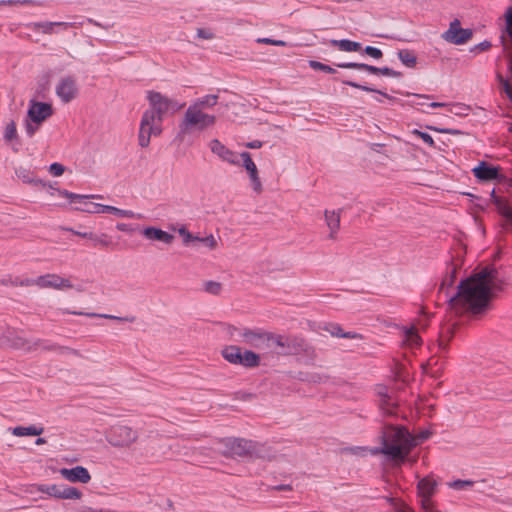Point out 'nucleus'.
Listing matches in <instances>:
<instances>
[{
    "label": "nucleus",
    "mask_w": 512,
    "mask_h": 512,
    "mask_svg": "<svg viewBox=\"0 0 512 512\" xmlns=\"http://www.w3.org/2000/svg\"><path fill=\"white\" fill-rule=\"evenodd\" d=\"M460 267L459 259L452 261L440 285V291L449 297L451 310L457 314L464 312L480 314L486 311L491 299L503 289L504 282L498 271L493 267L482 268L461 281L457 294L450 296L447 289L454 284Z\"/></svg>",
    "instance_id": "f257e3e1"
},
{
    "label": "nucleus",
    "mask_w": 512,
    "mask_h": 512,
    "mask_svg": "<svg viewBox=\"0 0 512 512\" xmlns=\"http://www.w3.org/2000/svg\"><path fill=\"white\" fill-rule=\"evenodd\" d=\"M429 432L413 437L404 427L388 425L381 435L382 447L371 450L373 454H384L396 464L403 463L413 447L427 440Z\"/></svg>",
    "instance_id": "f03ea898"
},
{
    "label": "nucleus",
    "mask_w": 512,
    "mask_h": 512,
    "mask_svg": "<svg viewBox=\"0 0 512 512\" xmlns=\"http://www.w3.org/2000/svg\"><path fill=\"white\" fill-rule=\"evenodd\" d=\"M217 94H207L190 102L179 123L177 138L184 140L187 135L194 132H203L211 129L217 123V117L208 112L217 105Z\"/></svg>",
    "instance_id": "7ed1b4c3"
},
{
    "label": "nucleus",
    "mask_w": 512,
    "mask_h": 512,
    "mask_svg": "<svg viewBox=\"0 0 512 512\" xmlns=\"http://www.w3.org/2000/svg\"><path fill=\"white\" fill-rule=\"evenodd\" d=\"M225 453L239 457H259L271 459L264 445L243 438H225L222 440Z\"/></svg>",
    "instance_id": "20e7f679"
},
{
    "label": "nucleus",
    "mask_w": 512,
    "mask_h": 512,
    "mask_svg": "<svg viewBox=\"0 0 512 512\" xmlns=\"http://www.w3.org/2000/svg\"><path fill=\"white\" fill-rule=\"evenodd\" d=\"M233 341L243 343L258 350H267L269 343V332L262 329H249L231 327L228 330Z\"/></svg>",
    "instance_id": "39448f33"
},
{
    "label": "nucleus",
    "mask_w": 512,
    "mask_h": 512,
    "mask_svg": "<svg viewBox=\"0 0 512 512\" xmlns=\"http://www.w3.org/2000/svg\"><path fill=\"white\" fill-rule=\"evenodd\" d=\"M163 131V119L146 109L141 117L138 133V144L146 148L150 144L152 136H159Z\"/></svg>",
    "instance_id": "423d86ee"
},
{
    "label": "nucleus",
    "mask_w": 512,
    "mask_h": 512,
    "mask_svg": "<svg viewBox=\"0 0 512 512\" xmlns=\"http://www.w3.org/2000/svg\"><path fill=\"white\" fill-rule=\"evenodd\" d=\"M105 438L111 446L127 449L137 442L139 433L128 425L115 424L105 432Z\"/></svg>",
    "instance_id": "0eeeda50"
},
{
    "label": "nucleus",
    "mask_w": 512,
    "mask_h": 512,
    "mask_svg": "<svg viewBox=\"0 0 512 512\" xmlns=\"http://www.w3.org/2000/svg\"><path fill=\"white\" fill-rule=\"evenodd\" d=\"M504 17L505 30L501 35V41L504 51L509 57V70L512 74V7H509L506 10ZM497 79L510 101H512V83L508 79H505L501 74H497Z\"/></svg>",
    "instance_id": "6e6552de"
},
{
    "label": "nucleus",
    "mask_w": 512,
    "mask_h": 512,
    "mask_svg": "<svg viewBox=\"0 0 512 512\" xmlns=\"http://www.w3.org/2000/svg\"><path fill=\"white\" fill-rule=\"evenodd\" d=\"M221 355L233 365H240L245 368H255L260 364V356L251 350H242L239 346H225Z\"/></svg>",
    "instance_id": "1a4fd4ad"
},
{
    "label": "nucleus",
    "mask_w": 512,
    "mask_h": 512,
    "mask_svg": "<svg viewBox=\"0 0 512 512\" xmlns=\"http://www.w3.org/2000/svg\"><path fill=\"white\" fill-rule=\"evenodd\" d=\"M146 98L149 102L148 110L153 111L163 120L167 114H174L184 106V104H179L177 101L156 91H148Z\"/></svg>",
    "instance_id": "9d476101"
},
{
    "label": "nucleus",
    "mask_w": 512,
    "mask_h": 512,
    "mask_svg": "<svg viewBox=\"0 0 512 512\" xmlns=\"http://www.w3.org/2000/svg\"><path fill=\"white\" fill-rule=\"evenodd\" d=\"M59 195L70 199L71 202H79L83 204L82 207H76V210L95 214V213H101L103 204L99 203H93V202H87L88 199H102V195H80L75 194L72 192H69L67 190H58Z\"/></svg>",
    "instance_id": "9b49d317"
},
{
    "label": "nucleus",
    "mask_w": 512,
    "mask_h": 512,
    "mask_svg": "<svg viewBox=\"0 0 512 512\" xmlns=\"http://www.w3.org/2000/svg\"><path fill=\"white\" fill-rule=\"evenodd\" d=\"M28 284L36 285L39 288H52L56 290L73 289L74 285L69 278H64L58 274H46L28 281Z\"/></svg>",
    "instance_id": "f8f14e48"
},
{
    "label": "nucleus",
    "mask_w": 512,
    "mask_h": 512,
    "mask_svg": "<svg viewBox=\"0 0 512 512\" xmlns=\"http://www.w3.org/2000/svg\"><path fill=\"white\" fill-rule=\"evenodd\" d=\"M240 166H243L248 174L250 185L252 190L257 194H261L263 191V185L259 176L258 168L253 161L249 152L239 153Z\"/></svg>",
    "instance_id": "ddd939ff"
},
{
    "label": "nucleus",
    "mask_w": 512,
    "mask_h": 512,
    "mask_svg": "<svg viewBox=\"0 0 512 512\" xmlns=\"http://www.w3.org/2000/svg\"><path fill=\"white\" fill-rule=\"evenodd\" d=\"M56 95L63 103H69L78 95V85L75 76L66 75L59 79L55 87Z\"/></svg>",
    "instance_id": "4468645a"
},
{
    "label": "nucleus",
    "mask_w": 512,
    "mask_h": 512,
    "mask_svg": "<svg viewBox=\"0 0 512 512\" xmlns=\"http://www.w3.org/2000/svg\"><path fill=\"white\" fill-rule=\"evenodd\" d=\"M208 147L212 154L217 156L221 161L230 165L240 166L239 153L228 148L219 139L214 138L210 140Z\"/></svg>",
    "instance_id": "2eb2a0df"
},
{
    "label": "nucleus",
    "mask_w": 512,
    "mask_h": 512,
    "mask_svg": "<svg viewBox=\"0 0 512 512\" xmlns=\"http://www.w3.org/2000/svg\"><path fill=\"white\" fill-rule=\"evenodd\" d=\"M437 481L433 476H426L418 481L417 490L420 498V506L435 504L432 500L433 495L436 492Z\"/></svg>",
    "instance_id": "dca6fc26"
},
{
    "label": "nucleus",
    "mask_w": 512,
    "mask_h": 512,
    "mask_svg": "<svg viewBox=\"0 0 512 512\" xmlns=\"http://www.w3.org/2000/svg\"><path fill=\"white\" fill-rule=\"evenodd\" d=\"M443 39L449 43L461 45L469 41L472 37L470 29H463L460 27L458 20L450 24L449 29L442 35Z\"/></svg>",
    "instance_id": "f3484780"
},
{
    "label": "nucleus",
    "mask_w": 512,
    "mask_h": 512,
    "mask_svg": "<svg viewBox=\"0 0 512 512\" xmlns=\"http://www.w3.org/2000/svg\"><path fill=\"white\" fill-rule=\"evenodd\" d=\"M53 114L51 104L45 102H38L31 100L29 102V109L27 117L36 123H43Z\"/></svg>",
    "instance_id": "a211bd4d"
},
{
    "label": "nucleus",
    "mask_w": 512,
    "mask_h": 512,
    "mask_svg": "<svg viewBox=\"0 0 512 512\" xmlns=\"http://www.w3.org/2000/svg\"><path fill=\"white\" fill-rule=\"evenodd\" d=\"M269 343H268V349L270 351H274L276 353L281 354H290L293 353V343L295 342L294 339L284 337L282 335L273 334L269 332Z\"/></svg>",
    "instance_id": "6ab92c4d"
},
{
    "label": "nucleus",
    "mask_w": 512,
    "mask_h": 512,
    "mask_svg": "<svg viewBox=\"0 0 512 512\" xmlns=\"http://www.w3.org/2000/svg\"><path fill=\"white\" fill-rule=\"evenodd\" d=\"M0 346L19 349L25 346V340L15 329L10 327H0Z\"/></svg>",
    "instance_id": "aec40b11"
},
{
    "label": "nucleus",
    "mask_w": 512,
    "mask_h": 512,
    "mask_svg": "<svg viewBox=\"0 0 512 512\" xmlns=\"http://www.w3.org/2000/svg\"><path fill=\"white\" fill-rule=\"evenodd\" d=\"M60 475L67 481L72 483L86 484L91 480L89 471L83 466L73 468H62L59 470Z\"/></svg>",
    "instance_id": "412c9836"
},
{
    "label": "nucleus",
    "mask_w": 512,
    "mask_h": 512,
    "mask_svg": "<svg viewBox=\"0 0 512 512\" xmlns=\"http://www.w3.org/2000/svg\"><path fill=\"white\" fill-rule=\"evenodd\" d=\"M143 237L148 241H158L170 245L174 241V236L160 228L147 226L142 230Z\"/></svg>",
    "instance_id": "4be33fe9"
},
{
    "label": "nucleus",
    "mask_w": 512,
    "mask_h": 512,
    "mask_svg": "<svg viewBox=\"0 0 512 512\" xmlns=\"http://www.w3.org/2000/svg\"><path fill=\"white\" fill-rule=\"evenodd\" d=\"M418 326H421L422 329L425 328V325H422L420 322L418 323V325L413 324L410 327L403 328L402 342L406 347H409L410 349L418 348L422 344V339L418 334Z\"/></svg>",
    "instance_id": "5701e85b"
},
{
    "label": "nucleus",
    "mask_w": 512,
    "mask_h": 512,
    "mask_svg": "<svg viewBox=\"0 0 512 512\" xmlns=\"http://www.w3.org/2000/svg\"><path fill=\"white\" fill-rule=\"evenodd\" d=\"M474 176L481 181L499 180V169L489 165L486 162H480L478 166L472 170Z\"/></svg>",
    "instance_id": "b1692460"
},
{
    "label": "nucleus",
    "mask_w": 512,
    "mask_h": 512,
    "mask_svg": "<svg viewBox=\"0 0 512 512\" xmlns=\"http://www.w3.org/2000/svg\"><path fill=\"white\" fill-rule=\"evenodd\" d=\"M377 394L379 397V406L383 413L386 415L396 414V403L392 396L388 393V390L385 387H379Z\"/></svg>",
    "instance_id": "393cba45"
},
{
    "label": "nucleus",
    "mask_w": 512,
    "mask_h": 512,
    "mask_svg": "<svg viewBox=\"0 0 512 512\" xmlns=\"http://www.w3.org/2000/svg\"><path fill=\"white\" fill-rule=\"evenodd\" d=\"M340 218L341 215L339 210H325L324 219L329 230V239H336L337 233L340 229Z\"/></svg>",
    "instance_id": "a878e982"
},
{
    "label": "nucleus",
    "mask_w": 512,
    "mask_h": 512,
    "mask_svg": "<svg viewBox=\"0 0 512 512\" xmlns=\"http://www.w3.org/2000/svg\"><path fill=\"white\" fill-rule=\"evenodd\" d=\"M72 25V23L68 22H34L28 24V27L32 30H40L44 34H53L55 33V27H62L67 29Z\"/></svg>",
    "instance_id": "bb28decb"
},
{
    "label": "nucleus",
    "mask_w": 512,
    "mask_h": 512,
    "mask_svg": "<svg viewBox=\"0 0 512 512\" xmlns=\"http://www.w3.org/2000/svg\"><path fill=\"white\" fill-rule=\"evenodd\" d=\"M491 197L498 213L506 220V224L512 227V207L505 200L497 197L494 190L491 192Z\"/></svg>",
    "instance_id": "cd10ccee"
},
{
    "label": "nucleus",
    "mask_w": 512,
    "mask_h": 512,
    "mask_svg": "<svg viewBox=\"0 0 512 512\" xmlns=\"http://www.w3.org/2000/svg\"><path fill=\"white\" fill-rule=\"evenodd\" d=\"M428 106L431 108L446 107L449 113L456 116H466L470 111V107L462 103L431 102Z\"/></svg>",
    "instance_id": "c85d7f7f"
},
{
    "label": "nucleus",
    "mask_w": 512,
    "mask_h": 512,
    "mask_svg": "<svg viewBox=\"0 0 512 512\" xmlns=\"http://www.w3.org/2000/svg\"><path fill=\"white\" fill-rule=\"evenodd\" d=\"M327 44L338 47L339 50L345 52H354L359 51L361 49V44L359 42H354L348 39L335 40L331 39L327 42Z\"/></svg>",
    "instance_id": "c756f323"
},
{
    "label": "nucleus",
    "mask_w": 512,
    "mask_h": 512,
    "mask_svg": "<svg viewBox=\"0 0 512 512\" xmlns=\"http://www.w3.org/2000/svg\"><path fill=\"white\" fill-rule=\"evenodd\" d=\"M43 431V427L35 425H31L28 427L18 426L11 429L12 434L17 437L39 436L43 433Z\"/></svg>",
    "instance_id": "7c9ffc66"
},
{
    "label": "nucleus",
    "mask_w": 512,
    "mask_h": 512,
    "mask_svg": "<svg viewBox=\"0 0 512 512\" xmlns=\"http://www.w3.org/2000/svg\"><path fill=\"white\" fill-rule=\"evenodd\" d=\"M101 213H110V214L116 215L117 217H120V218H129V219H133V218L139 219L141 217L139 214L134 213L132 210L120 209V208L110 206V205H103Z\"/></svg>",
    "instance_id": "2f4dec72"
},
{
    "label": "nucleus",
    "mask_w": 512,
    "mask_h": 512,
    "mask_svg": "<svg viewBox=\"0 0 512 512\" xmlns=\"http://www.w3.org/2000/svg\"><path fill=\"white\" fill-rule=\"evenodd\" d=\"M73 314L85 315V316L91 317V318H105V319L117 320V321H121V322H130V323H132V322L135 321V317H133V316L119 317V316H115V315L100 314V313H94V312H89V313L73 312Z\"/></svg>",
    "instance_id": "473e14b6"
},
{
    "label": "nucleus",
    "mask_w": 512,
    "mask_h": 512,
    "mask_svg": "<svg viewBox=\"0 0 512 512\" xmlns=\"http://www.w3.org/2000/svg\"><path fill=\"white\" fill-rule=\"evenodd\" d=\"M15 173L16 176L24 183H41V181L36 180L34 173L28 168L19 167L15 170Z\"/></svg>",
    "instance_id": "72a5a7b5"
},
{
    "label": "nucleus",
    "mask_w": 512,
    "mask_h": 512,
    "mask_svg": "<svg viewBox=\"0 0 512 512\" xmlns=\"http://www.w3.org/2000/svg\"><path fill=\"white\" fill-rule=\"evenodd\" d=\"M82 497V492L75 487L63 486L61 488V495H59V499H80Z\"/></svg>",
    "instance_id": "f704fd0d"
},
{
    "label": "nucleus",
    "mask_w": 512,
    "mask_h": 512,
    "mask_svg": "<svg viewBox=\"0 0 512 512\" xmlns=\"http://www.w3.org/2000/svg\"><path fill=\"white\" fill-rule=\"evenodd\" d=\"M453 332L451 328H448L446 332H442L438 338V349L441 353L448 351V345L452 338Z\"/></svg>",
    "instance_id": "c9c22d12"
},
{
    "label": "nucleus",
    "mask_w": 512,
    "mask_h": 512,
    "mask_svg": "<svg viewBox=\"0 0 512 512\" xmlns=\"http://www.w3.org/2000/svg\"><path fill=\"white\" fill-rule=\"evenodd\" d=\"M18 137V134H17V128H16V124L13 120L9 121L5 128H4V133H3V138L6 142H12L13 140L17 139Z\"/></svg>",
    "instance_id": "e433bc0d"
},
{
    "label": "nucleus",
    "mask_w": 512,
    "mask_h": 512,
    "mask_svg": "<svg viewBox=\"0 0 512 512\" xmlns=\"http://www.w3.org/2000/svg\"><path fill=\"white\" fill-rule=\"evenodd\" d=\"M399 59L407 67H414L416 64V56L408 50H401L398 53Z\"/></svg>",
    "instance_id": "4c0bfd02"
},
{
    "label": "nucleus",
    "mask_w": 512,
    "mask_h": 512,
    "mask_svg": "<svg viewBox=\"0 0 512 512\" xmlns=\"http://www.w3.org/2000/svg\"><path fill=\"white\" fill-rule=\"evenodd\" d=\"M473 484H474V481H472V480H455V481L449 482L447 485L454 490H466V489L472 487Z\"/></svg>",
    "instance_id": "58836bf2"
},
{
    "label": "nucleus",
    "mask_w": 512,
    "mask_h": 512,
    "mask_svg": "<svg viewBox=\"0 0 512 512\" xmlns=\"http://www.w3.org/2000/svg\"><path fill=\"white\" fill-rule=\"evenodd\" d=\"M61 488L62 487L58 485H43L39 490L49 496L59 498V495H61Z\"/></svg>",
    "instance_id": "ea45409f"
},
{
    "label": "nucleus",
    "mask_w": 512,
    "mask_h": 512,
    "mask_svg": "<svg viewBox=\"0 0 512 512\" xmlns=\"http://www.w3.org/2000/svg\"><path fill=\"white\" fill-rule=\"evenodd\" d=\"M178 233H179L180 236H182L183 244L185 246H188L192 242H195L194 235L187 230L186 226L182 225L181 227H179L178 228Z\"/></svg>",
    "instance_id": "a19ab883"
},
{
    "label": "nucleus",
    "mask_w": 512,
    "mask_h": 512,
    "mask_svg": "<svg viewBox=\"0 0 512 512\" xmlns=\"http://www.w3.org/2000/svg\"><path fill=\"white\" fill-rule=\"evenodd\" d=\"M41 124L42 123L33 122L31 119H29L27 117L26 120H25V131H26V134L29 137L34 136V134L37 132V130L39 129Z\"/></svg>",
    "instance_id": "79ce46f5"
},
{
    "label": "nucleus",
    "mask_w": 512,
    "mask_h": 512,
    "mask_svg": "<svg viewBox=\"0 0 512 512\" xmlns=\"http://www.w3.org/2000/svg\"><path fill=\"white\" fill-rule=\"evenodd\" d=\"M95 245H100L102 247H109L111 245V240L109 236L105 233L101 235L94 234V238H91Z\"/></svg>",
    "instance_id": "37998d69"
},
{
    "label": "nucleus",
    "mask_w": 512,
    "mask_h": 512,
    "mask_svg": "<svg viewBox=\"0 0 512 512\" xmlns=\"http://www.w3.org/2000/svg\"><path fill=\"white\" fill-rule=\"evenodd\" d=\"M343 83H344V84H346V85H348V86H351V87H354V88L361 89V90H363V91H367V92H377V93H379V94L383 95L384 97L389 98V96H388L386 93H384V92L378 91V90H376V89H373V88L368 87V86H365V85L358 84V83L353 82V81H344Z\"/></svg>",
    "instance_id": "c03bdc74"
},
{
    "label": "nucleus",
    "mask_w": 512,
    "mask_h": 512,
    "mask_svg": "<svg viewBox=\"0 0 512 512\" xmlns=\"http://www.w3.org/2000/svg\"><path fill=\"white\" fill-rule=\"evenodd\" d=\"M221 288H222L221 284L216 281H208L204 285L205 291L210 294H214V295L219 294L221 292Z\"/></svg>",
    "instance_id": "a18cd8bd"
},
{
    "label": "nucleus",
    "mask_w": 512,
    "mask_h": 512,
    "mask_svg": "<svg viewBox=\"0 0 512 512\" xmlns=\"http://www.w3.org/2000/svg\"><path fill=\"white\" fill-rule=\"evenodd\" d=\"M411 133L413 135L421 138L423 140V142L426 143L427 145H429L430 147H434L435 146L434 140H433V138L431 137L430 134H428L426 132L419 131L417 129H414Z\"/></svg>",
    "instance_id": "49530a36"
},
{
    "label": "nucleus",
    "mask_w": 512,
    "mask_h": 512,
    "mask_svg": "<svg viewBox=\"0 0 512 512\" xmlns=\"http://www.w3.org/2000/svg\"><path fill=\"white\" fill-rule=\"evenodd\" d=\"M309 66L314 70H321L326 73H334L335 72V70L333 68H331L330 66L323 64L321 62L315 61V60L309 61Z\"/></svg>",
    "instance_id": "de8ad7c7"
},
{
    "label": "nucleus",
    "mask_w": 512,
    "mask_h": 512,
    "mask_svg": "<svg viewBox=\"0 0 512 512\" xmlns=\"http://www.w3.org/2000/svg\"><path fill=\"white\" fill-rule=\"evenodd\" d=\"M201 243L209 250H215L218 246V241L212 234L203 237V239H201Z\"/></svg>",
    "instance_id": "09e8293b"
},
{
    "label": "nucleus",
    "mask_w": 512,
    "mask_h": 512,
    "mask_svg": "<svg viewBox=\"0 0 512 512\" xmlns=\"http://www.w3.org/2000/svg\"><path fill=\"white\" fill-rule=\"evenodd\" d=\"M65 171V167L60 163H53L49 166V172L55 177L61 176Z\"/></svg>",
    "instance_id": "8fccbe9b"
},
{
    "label": "nucleus",
    "mask_w": 512,
    "mask_h": 512,
    "mask_svg": "<svg viewBox=\"0 0 512 512\" xmlns=\"http://www.w3.org/2000/svg\"><path fill=\"white\" fill-rule=\"evenodd\" d=\"M4 5L13 6V5H38L39 3L35 0H2Z\"/></svg>",
    "instance_id": "3c124183"
},
{
    "label": "nucleus",
    "mask_w": 512,
    "mask_h": 512,
    "mask_svg": "<svg viewBox=\"0 0 512 512\" xmlns=\"http://www.w3.org/2000/svg\"><path fill=\"white\" fill-rule=\"evenodd\" d=\"M364 52L375 58V59H380L382 57V51L376 47H373V46H367L365 49H364Z\"/></svg>",
    "instance_id": "603ef678"
},
{
    "label": "nucleus",
    "mask_w": 512,
    "mask_h": 512,
    "mask_svg": "<svg viewBox=\"0 0 512 512\" xmlns=\"http://www.w3.org/2000/svg\"><path fill=\"white\" fill-rule=\"evenodd\" d=\"M197 36H198V38L206 39V40H210V39L214 38V34L210 30L202 29V28L197 29Z\"/></svg>",
    "instance_id": "864d4df0"
},
{
    "label": "nucleus",
    "mask_w": 512,
    "mask_h": 512,
    "mask_svg": "<svg viewBox=\"0 0 512 512\" xmlns=\"http://www.w3.org/2000/svg\"><path fill=\"white\" fill-rule=\"evenodd\" d=\"M378 74L389 76V77H399L400 73L396 72L388 67L378 68Z\"/></svg>",
    "instance_id": "5fc2aeb1"
},
{
    "label": "nucleus",
    "mask_w": 512,
    "mask_h": 512,
    "mask_svg": "<svg viewBox=\"0 0 512 512\" xmlns=\"http://www.w3.org/2000/svg\"><path fill=\"white\" fill-rule=\"evenodd\" d=\"M65 230L73 233L74 235L82 237V238H87L90 240H91V238H94V233H92V232H82V231L74 230L72 228H65Z\"/></svg>",
    "instance_id": "6e6d98bb"
},
{
    "label": "nucleus",
    "mask_w": 512,
    "mask_h": 512,
    "mask_svg": "<svg viewBox=\"0 0 512 512\" xmlns=\"http://www.w3.org/2000/svg\"><path fill=\"white\" fill-rule=\"evenodd\" d=\"M337 66L340 68L361 70L362 63L347 62V63L337 64Z\"/></svg>",
    "instance_id": "4d7b16f0"
},
{
    "label": "nucleus",
    "mask_w": 512,
    "mask_h": 512,
    "mask_svg": "<svg viewBox=\"0 0 512 512\" xmlns=\"http://www.w3.org/2000/svg\"><path fill=\"white\" fill-rule=\"evenodd\" d=\"M429 129L431 130H434V131H437V132H440V133H446V134H451V135H457V134H460V131L459 130H455V129H449V128H436V127H428Z\"/></svg>",
    "instance_id": "13d9d810"
},
{
    "label": "nucleus",
    "mask_w": 512,
    "mask_h": 512,
    "mask_svg": "<svg viewBox=\"0 0 512 512\" xmlns=\"http://www.w3.org/2000/svg\"><path fill=\"white\" fill-rule=\"evenodd\" d=\"M374 448H372L373 450ZM349 451L352 453V454H355V455H364L365 452L369 451L372 455H374L372 452H371V449H367V448H364V447H353V448H350Z\"/></svg>",
    "instance_id": "bf43d9fd"
},
{
    "label": "nucleus",
    "mask_w": 512,
    "mask_h": 512,
    "mask_svg": "<svg viewBox=\"0 0 512 512\" xmlns=\"http://www.w3.org/2000/svg\"><path fill=\"white\" fill-rule=\"evenodd\" d=\"M244 145L246 148H249V149H259L262 147L263 143L259 140H253V141L245 143Z\"/></svg>",
    "instance_id": "052dcab7"
},
{
    "label": "nucleus",
    "mask_w": 512,
    "mask_h": 512,
    "mask_svg": "<svg viewBox=\"0 0 512 512\" xmlns=\"http://www.w3.org/2000/svg\"><path fill=\"white\" fill-rule=\"evenodd\" d=\"M361 70L369 72L371 74H378V67H375V66H372V65H368V64H364V63H362Z\"/></svg>",
    "instance_id": "680f3d73"
},
{
    "label": "nucleus",
    "mask_w": 512,
    "mask_h": 512,
    "mask_svg": "<svg viewBox=\"0 0 512 512\" xmlns=\"http://www.w3.org/2000/svg\"><path fill=\"white\" fill-rule=\"evenodd\" d=\"M116 228L121 232H132L131 226L127 223H118Z\"/></svg>",
    "instance_id": "e2e57ef3"
},
{
    "label": "nucleus",
    "mask_w": 512,
    "mask_h": 512,
    "mask_svg": "<svg viewBox=\"0 0 512 512\" xmlns=\"http://www.w3.org/2000/svg\"><path fill=\"white\" fill-rule=\"evenodd\" d=\"M491 47L490 42L484 41L479 43L473 50L486 51Z\"/></svg>",
    "instance_id": "0e129e2a"
},
{
    "label": "nucleus",
    "mask_w": 512,
    "mask_h": 512,
    "mask_svg": "<svg viewBox=\"0 0 512 512\" xmlns=\"http://www.w3.org/2000/svg\"><path fill=\"white\" fill-rule=\"evenodd\" d=\"M256 41H257V43H261V44L274 45V39H270V38H258Z\"/></svg>",
    "instance_id": "69168bd1"
},
{
    "label": "nucleus",
    "mask_w": 512,
    "mask_h": 512,
    "mask_svg": "<svg viewBox=\"0 0 512 512\" xmlns=\"http://www.w3.org/2000/svg\"><path fill=\"white\" fill-rule=\"evenodd\" d=\"M332 335L341 337L342 329L339 326H333L332 330L330 331Z\"/></svg>",
    "instance_id": "338daca9"
},
{
    "label": "nucleus",
    "mask_w": 512,
    "mask_h": 512,
    "mask_svg": "<svg viewBox=\"0 0 512 512\" xmlns=\"http://www.w3.org/2000/svg\"><path fill=\"white\" fill-rule=\"evenodd\" d=\"M341 337H344V338H360L359 335L355 334V333H344V334H341Z\"/></svg>",
    "instance_id": "774afa93"
}]
</instances>
